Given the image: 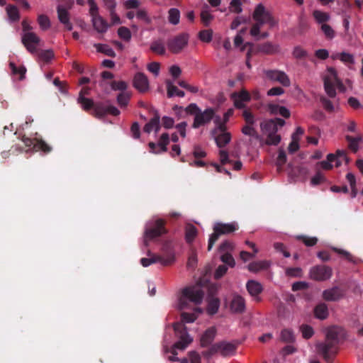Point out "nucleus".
Returning a JSON list of instances; mask_svg holds the SVG:
<instances>
[{
	"label": "nucleus",
	"mask_w": 363,
	"mask_h": 363,
	"mask_svg": "<svg viewBox=\"0 0 363 363\" xmlns=\"http://www.w3.org/2000/svg\"><path fill=\"white\" fill-rule=\"evenodd\" d=\"M344 296V291L338 286H334L331 289H326L323 292V297L328 301H336Z\"/></svg>",
	"instance_id": "nucleus-18"
},
{
	"label": "nucleus",
	"mask_w": 363,
	"mask_h": 363,
	"mask_svg": "<svg viewBox=\"0 0 363 363\" xmlns=\"http://www.w3.org/2000/svg\"><path fill=\"white\" fill-rule=\"evenodd\" d=\"M335 87H337L342 91L345 90L343 84L337 78L335 71L333 70L330 76L324 78V89L329 97L334 98L336 96Z\"/></svg>",
	"instance_id": "nucleus-9"
},
{
	"label": "nucleus",
	"mask_w": 363,
	"mask_h": 363,
	"mask_svg": "<svg viewBox=\"0 0 363 363\" xmlns=\"http://www.w3.org/2000/svg\"><path fill=\"white\" fill-rule=\"evenodd\" d=\"M218 352L223 357L230 356L235 353L236 345L225 341L216 343Z\"/></svg>",
	"instance_id": "nucleus-21"
},
{
	"label": "nucleus",
	"mask_w": 363,
	"mask_h": 363,
	"mask_svg": "<svg viewBox=\"0 0 363 363\" xmlns=\"http://www.w3.org/2000/svg\"><path fill=\"white\" fill-rule=\"evenodd\" d=\"M314 314L318 319H326L329 314L327 305L324 303L318 304L314 308Z\"/></svg>",
	"instance_id": "nucleus-31"
},
{
	"label": "nucleus",
	"mask_w": 363,
	"mask_h": 363,
	"mask_svg": "<svg viewBox=\"0 0 363 363\" xmlns=\"http://www.w3.org/2000/svg\"><path fill=\"white\" fill-rule=\"evenodd\" d=\"M269 267V263L267 261H256L249 264L248 269L252 272H258L267 269Z\"/></svg>",
	"instance_id": "nucleus-33"
},
{
	"label": "nucleus",
	"mask_w": 363,
	"mask_h": 363,
	"mask_svg": "<svg viewBox=\"0 0 363 363\" xmlns=\"http://www.w3.org/2000/svg\"><path fill=\"white\" fill-rule=\"evenodd\" d=\"M130 99V95L127 92H121L117 96V102L118 105L123 108L125 107Z\"/></svg>",
	"instance_id": "nucleus-53"
},
{
	"label": "nucleus",
	"mask_w": 363,
	"mask_h": 363,
	"mask_svg": "<svg viewBox=\"0 0 363 363\" xmlns=\"http://www.w3.org/2000/svg\"><path fill=\"white\" fill-rule=\"evenodd\" d=\"M313 16L318 23H324L330 20V16L328 13L319 10H315L313 12Z\"/></svg>",
	"instance_id": "nucleus-43"
},
{
	"label": "nucleus",
	"mask_w": 363,
	"mask_h": 363,
	"mask_svg": "<svg viewBox=\"0 0 363 363\" xmlns=\"http://www.w3.org/2000/svg\"><path fill=\"white\" fill-rule=\"evenodd\" d=\"M7 14L13 21H17L20 18L19 12L16 6L9 5L6 8Z\"/></svg>",
	"instance_id": "nucleus-48"
},
{
	"label": "nucleus",
	"mask_w": 363,
	"mask_h": 363,
	"mask_svg": "<svg viewBox=\"0 0 363 363\" xmlns=\"http://www.w3.org/2000/svg\"><path fill=\"white\" fill-rule=\"evenodd\" d=\"M214 123H216V127L213 131V134L227 132V122L222 121L220 116H217L215 117Z\"/></svg>",
	"instance_id": "nucleus-42"
},
{
	"label": "nucleus",
	"mask_w": 363,
	"mask_h": 363,
	"mask_svg": "<svg viewBox=\"0 0 363 363\" xmlns=\"http://www.w3.org/2000/svg\"><path fill=\"white\" fill-rule=\"evenodd\" d=\"M213 31L211 30H203L199 33V39L205 43H210L212 40Z\"/></svg>",
	"instance_id": "nucleus-59"
},
{
	"label": "nucleus",
	"mask_w": 363,
	"mask_h": 363,
	"mask_svg": "<svg viewBox=\"0 0 363 363\" xmlns=\"http://www.w3.org/2000/svg\"><path fill=\"white\" fill-rule=\"evenodd\" d=\"M333 275V269L330 267L320 264L311 268L309 276L311 279L318 281H323L329 279Z\"/></svg>",
	"instance_id": "nucleus-10"
},
{
	"label": "nucleus",
	"mask_w": 363,
	"mask_h": 363,
	"mask_svg": "<svg viewBox=\"0 0 363 363\" xmlns=\"http://www.w3.org/2000/svg\"><path fill=\"white\" fill-rule=\"evenodd\" d=\"M36 54L45 62H49L54 57V52L52 50H38Z\"/></svg>",
	"instance_id": "nucleus-47"
},
{
	"label": "nucleus",
	"mask_w": 363,
	"mask_h": 363,
	"mask_svg": "<svg viewBox=\"0 0 363 363\" xmlns=\"http://www.w3.org/2000/svg\"><path fill=\"white\" fill-rule=\"evenodd\" d=\"M321 30L328 39H333L335 37V31L328 24L323 23L321 26Z\"/></svg>",
	"instance_id": "nucleus-64"
},
{
	"label": "nucleus",
	"mask_w": 363,
	"mask_h": 363,
	"mask_svg": "<svg viewBox=\"0 0 363 363\" xmlns=\"http://www.w3.org/2000/svg\"><path fill=\"white\" fill-rule=\"evenodd\" d=\"M233 250L234 244L230 240H225L219 245L218 252L219 253H231Z\"/></svg>",
	"instance_id": "nucleus-46"
},
{
	"label": "nucleus",
	"mask_w": 363,
	"mask_h": 363,
	"mask_svg": "<svg viewBox=\"0 0 363 363\" xmlns=\"http://www.w3.org/2000/svg\"><path fill=\"white\" fill-rule=\"evenodd\" d=\"M38 22L42 30H48L50 26V21L49 18L44 14H40L38 16Z\"/></svg>",
	"instance_id": "nucleus-54"
},
{
	"label": "nucleus",
	"mask_w": 363,
	"mask_h": 363,
	"mask_svg": "<svg viewBox=\"0 0 363 363\" xmlns=\"http://www.w3.org/2000/svg\"><path fill=\"white\" fill-rule=\"evenodd\" d=\"M298 238L301 240L306 246L312 247L317 244L318 238L315 237H308L306 235L298 236Z\"/></svg>",
	"instance_id": "nucleus-63"
},
{
	"label": "nucleus",
	"mask_w": 363,
	"mask_h": 363,
	"mask_svg": "<svg viewBox=\"0 0 363 363\" xmlns=\"http://www.w3.org/2000/svg\"><path fill=\"white\" fill-rule=\"evenodd\" d=\"M239 228L238 224L236 222H231L228 223H223L217 222L214 224L213 230V233L210 235L208 244V251H211L215 242L219 239L221 235H226L233 233Z\"/></svg>",
	"instance_id": "nucleus-4"
},
{
	"label": "nucleus",
	"mask_w": 363,
	"mask_h": 363,
	"mask_svg": "<svg viewBox=\"0 0 363 363\" xmlns=\"http://www.w3.org/2000/svg\"><path fill=\"white\" fill-rule=\"evenodd\" d=\"M91 20L93 26L98 33H104L106 32L108 24L101 16L94 17Z\"/></svg>",
	"instance_id": "nucleus-27"
},
{
	"label": "nucleus",
	"mask_w": 363,
	"mask_h": 363,
	"mask_svg": "<svg viewBox=\"0 0 363 363\" xmlns=\"http://www.w3.org/2000/svg\"><path fill=\"white\" fill-rule=\"evenodd\" d=\"M326 181L324 174L319 170L316 172L314 177L311 178V183L313 186L319 185Z\"/></svg>",
	"instance_id": "nucleus-61"
},
{
	"label": "nucleus",
	"mask_w": 363,
	"mask_h": 363,
	"mask_svg": "<svg viewBox=\"0 0 363 363\" xmlns=\"http://www.w3.org/2000/svg\"><path fill=\"white\" fill-rule=\"evenodd\" d=\"M94 47L96 48V50L99 52L104 53V55L108 57H116L115 51L108 45L98 43L95 44Z\"/></svg>",
	"instance_id": "nucleus-38"
},
{
	"label": "nucleus",
	"mask_w": 363,
	"mask_h": 363,
	"mask_svg": "<svg viewBox=\"0 0 363 363\" xmlns=\"http://www.w3.org/2000/svg\"><path fill=\"white\" fill-rule=\"evenodd\" d=\"M336 157L334 154H329L327 156V160H323L317 163V167L325 170H330L333 168L332 162H335Z\"/></svg>",
	"instance_id": "nucleus-39"
},
{
	"label": "nucleus",
	"mask_w": 363,
	"mask_h": 363,
	"mask_svg": "<svg viewBox=\"0 0 363 363\" xmlns=\"http://www.w3.org/2000/svg\"><path fill=\"white\" fill-rule=\"evenodd\" d=\"M174 259V254L172 252H169L164 256L153 255L150 258H142L140 259V263L145 267L157 262H160L163 266H168L173 264Z\"/></svg>",
	"instance_id": "nucleus-11"
},
{
	"label": "nucleus",
	"mask_w": 363,
	"mask_h": 363,
	"mask_svg": "<svg viewBox=\"0 0 363 363\" xmlns=\"http://www.w3.org/2000/svg\"><path fill=\"white\" fill-rule=\"evenodd\" d=\"M300 329L302 333V336L305 339L311 338L314 333L313 328L308 325H302Z\"/></svg>",
	"instance_id": "nucleus-62"
},
{
	"label": "nucleus",
	"mask_w": 363,
	"mask_h": 363,
	"mask_svg": "<svg viewBox=\"0 0 363 363\" xmlns=\"http://www.w3.org/2000/svg\"><path fill=\"white\" fill-rule=\"evenodd\" d=\"M111 87L114 91H121L124 92L128 88V84L124 81H113L111 83Z\"/></svg>",
	"instance_id": "nucleus-56"
},
{
	"label": "nucleus",
	"mask_w": 363,
	"mask_h": 363,
	"mask_svg": "<svg viewBox=\"0 0 363 363\" xmlns=\"http://www.w3.org/2000/svg\"><path fill=\"white\" fill-rule=\"evenodd\" d=\"M180 12L177 9L172 8L168 11V21L172 25H177L179 23Z\"/></svg>",
	"instance_id": "nucleus-41"
},
{
	"label": "nucleus",
	"mask_w": 363,
	"mask_h": 363,
	"mask_svg": "<svg viewBox=\"0 0 363 363\" xmlns=\"http://www.w3.org/2000/svg\"><path fill=\"white\" fill-rule=\"evenodd\" d=\"M220 259L225 265H228L230 267H234L235 265V261L231 253H220Z\"/></svg>",
	"instance_id": "nucleus-50"
},
{
	"label": "nucleus",
	"mask_w": 363,
	"mask_h": 363,
	"mask_svg": "<svg viewBox=\"0 0 363 363\" xmlns=\"http://www.w3.org/2000/svg\"><path fill=\"white\" fill-rule=\"evenodd\" d=\"M197 235V229L192 225L189 224L185 229V239L187 243H191Z\"/></svg>",
	"instance_id": "nucleus-35"
},
{
	"label": "nucleus",
	"mask_w": 363,
	"mask_h": 363,
	"mask_svg": "<svg viewBox=\"0 0 363 363\" xmlns=\"http://www.w3.org/2000/svg\"><path fill=\"white\" fill-rule=\"evenodd\" d=\"M22 142L24 144L26 152L33 150L36 152L41 151L45 154L50 153L52 148L48 145L45 140L41 138L31 139L23 136L22 138Z\"/></svg>",
	"instance_id": "nucleus-8"
},
{
	"label": "nucleus",
	"mask_w": 363,
	"mask_h": 363,
	"mask_svg": "<svg viewBox=\"0 0 363 363\" xmlns=\"http://www.w3.org/2000/svg\"><path fill=\"white\" fill-rule=\"evenodd\" d=\"M245 309V299L239 296H235L230 303V310L233 313H242Z\"/></svg>",
	"instance_id": "nucleus-23"
},
{
	"label": "nucleus",
	"mask_w": 363,
	"mask_h": 363,
	"mask_svg": "<svg viewBox=\"0 0 363 363\" xmlns=\"http://www.w3.org/2000/svg\"><path fill=\"white\" fill-rule=\"evenodd\" d=\"M40 41V38L33 32H27L23 33L21 38L23 45L31 54L37 53V47L39 45Z\"/></svg>",
	"instance_id": "nucleus-12"
},
{
	"label": "nucleus",
	"mask_w": 363,
	"mask_h": 363,
	"mask_svg": "<svg viewBox=\"0 0 363 363\" xmlns=\"http://www.w3.org/2000/svg\"><path fill=\"white\" fill-rule=\"evenodd\" d=\"M260 128L262 131L265 134L277 133L278 131V128H276V124L273 119H269L262 122L260 123Z\"/></svg>",
	"instance_id": "nucleus-32"
},
{
	"label": "nucleus",
	"mask_w": 363,
	"mask_h": 363,
	"mask_svg": "<svg viewBox=\"0 0 363 363\" xmlns=\"http://www.w3.org/2000/svg\"><path fill=\"white\" fill-rule=\"evenodd\" d=\"M252 18L255 21V23L253 25L258 26L259 29H261V27L265 23H268L270 27H274L277 25V21L272 13L266 10L265 7L262 4H259L255 7Z\"/></svg>",
	"instance_id": "nucleus-6"
},
{
	"label": "nucleus",
	"mask_w": 363,
	"mask_h": 363,
	"mask_svg": "<svg viewBox=\"0 0 363 363\" xmlns=\"http://www.w3.org/2000/svg\"><path fill=\"white\" fill-rule=\"evenodd\" d=\"M332 250L335 252H336L338 255L345 257L347 261L352 262V263L357 262V259L355 257H354L349 252L342 250V249H339L337 247H332Z\"/></svg>",
	"instance_id": "nucleus-51"
},
{
	"label": "nucleus",
	"mask_w": 363,
	"mask_h": 363,
	"mask_svg": "<svg viewBox=\"0 0 363 363\" xmlns=\"http://www.w3.org/2000/svg\"><path fill=\"white\" fill-rule=\"evenodd\" d=\"M57 12L60 22L65 26L67 30H72L73 26L70 22V15L69 11L62 6H58Z\"/></svg>",
	"instance_id": "nucleus-19"
},
{
	"label": "nucleus",
	"mask_w": 363,
	"mask_h": 363,
	"mask_svg": "<svg viewBox=\"0 0 363 363\" xmlns=\"http://www.w3.org/2000/svg\"><path fill=\"white\" fill-rule=\"evenodd\" d=\"M286 162V154L283 149L279 150V155L277 158L276 165L277 166V169L281 170L283 165Z\"/></svg>",
	"instance_id": "nucleus-55"
},
{
	"label": "nucleus",
	"mask_w": 363,
	"mask_h": 363,
	"mask_svg": "<svg viewBox=\"0 0 363 363\" xmlns=\"http://www.w3.org/2000/svg\"><path fill=\"white\" fill-rule=\"evenodd\" d=\"M254 124H245L242 128V133L245 135L251 137L250 141L252 142L253 140L257 141H261V137L257 132V130L253 128Z\"/></svg>",
	"instance_id": "nucleus-30"
},
{
	"label": "nucleus",
	"mask_w": 363,
	"mask_h": 363,
	"mask_svg": "<svg viewBox=\"0 0 363 363\" xmlns=\"http://www.w3.org/2000/svg\"><path fill=\"white\" fill-rule=\"evenodd\" d=\"M78 103L80 104L82 108L86 111L93 108L92 114L94 116V107L96 104H94L92 99L86 98L84 96H79Z\"/></svg>",
	"instance_id": "nucleus-36"
},
{
	"label": "nucleus",
	"mask_w": 363,
	"mask_h": 363,
	"mask_svg": "<svg viewBox=\"0 0 363 363\" xmlns=\"http://www.w3.org/2000/svg\"><path fill=\"white\" fill-rule=\"evenodd\" d=\"M201 16V21L203 25L206 27L209 26L211 21L214 18V16L211 15L208 11L207 10H202L200 14Z\"/></svg>",
	"instance_id": "nucleus-49"
},
{
	"label": "nucleus",
	"mask_w": 363,
	"mask_h": 363,
	"mask_svg": "<svg viewBox=\"0 0 363 363\" xmlns=\"http://www.w3.org/2000/svg\"><path fill=\"white\" fill-rule=\"evenodd\" d=\"M214 135L215 142L220 148L224 147L231 140V134L229 132L219 133Z\"/></svg>",
	"instance_id": "nucleus-29"
},
{
	"label": "nucleus",
	"mask_w": 363,
	"mask_h": 363,
	"mask_svg": "<svg viewBox=\"0 0 363 363\" xmlns=\"http://www.w3.org/2000/svg\"><path fill=\"white\" fill-rule=\"evenodd\" d=\"M268 111L271 114L280 115L285 118H289L291 116L290 111L287 108L276 104H269Z\"/></svg>",
	"instance_id": "nucleus-24"
},
{
	"label": "nucleus",
	"mask_w": 363,
	"mask_h": 363,
	"mask_svg": "<svg viewBox=\"0 0 363 363\" xmlns=\"http://www.w3.org/2000/svg\"><path fill=\"white\" fill-rule=\"evenodd\" d=\"M230 97L233 100L235 107L239 109L244 108L245 102L250 101L251 99L249 92L245 89L240 92H233Z\"/></svg>",
	"instance_id": "nucleus-17"
},
{
	"label": "nucleus",
	"mask_w": 363,
	"mask_h": 363,
	"mask_svg": "<svg viewBox=\"0 0 363 363\" xmlns=\"http://www.w3.org/2000/svg\"><path fill=\"white\" fill-rule=\"evenodd\" d=\"M246 288L249 294L253 296L256 301H259L260 300L258 296L263 291V287L259 282L255 280H249L246 284Z\"/></svg>",
	"instance_id": "nucleus-22"
},
{
	"label": "nucleus",
	"mask_w": 363,
	"mask_h": 363,
	"mask_svg": "<svg viewBox=\"0 0 363 363\" xmlns=\"http://www.w3.org/2000/svg\"><path fill=\"white\" fill-rule=\"evenodd\" d=\"M345 139L348 143L349 149L353 152H357L359 150V143L362 140L361 137H352L350 135H346Z\"/></svg>",
	"instance_id": "nucleus-37"
},
{
	"label": "nucleus",
	"mask_w": 363,
	"mask_h": 363,
	"mask_svg": "<svg viewBox=\"0 0 363 363\" xmlns=\"http://www.w3.org/2000/svg\"><path fill=\"white\" fill-rule=\"evenodd\" d=\"M203 295V291L198 286L185 287L182 289V295L179 297V308L184 309L188 304V301L195 304L201 303Z\"/></svg>",
	"instance_id": "nucleus-5"
},
{
	"label": "nucleus",
	"mask_w": 363,
	"mask_h": 363,
	"mask_svg": "<svg viewBox=\"0 0 363 363\" xmlns=\"http://www.w3.org/2000/svg\"><path fill=\"white\" fill-rule=\"evenodd\" d=\"M173 327L179 340L174 344L173 349L171 351L172 356L169 357V360L177 362L179 358L176 357L177 354L176 349L184 350L192 342V339L188 334L186 326L182 323H174Z\"/></svg>",
	"instance_id": "nucleus-2"
},
{
	"label": "nucleus",
	"mask_w": 363,
	"mask_h": 363,
	"mask_svg": "<svg viewBox=\"0 0 363 363\" xmlns=\"http://www.w3.org/2000/svg\"><path fill=\"white\" fill-rule=\"evenodd\" d=\"M281 141V136L277 133L267 134L266 144L269 145H277Z\"/></svg>",
	"instance_id": "nucleus-52"
},
{
	"label": "nucleus",
	"mask_w": 363,
	"mask_h": 363,
	"mask_svg": "<svg viewBox=\"0 0 363 363\" xmlns=\"http://www.w3.org/2000/svg\"><path fill=\"white\" fill-rule=\"evenodd\" d=\"M133 86L140 92L145 93L149 90V80L143 72L135 74L133 80Z\"/></svg>",
	"instance_id": "nucleus-16"
},
{
	"label": "nucleus",
	"mask_w": 363,
	"mask_h": 363,
	"mask_svg": "<svg viewBox=\"0 0 363 363\" xmlns=\"http://www.w3.org/2000/svg\"><path fill=\"white\" fill-rule=\"evenodd\" d=\"M118 35L121 39L125 41H129L131 38V33L126 27H120L118 29Z\"/></svg>",
	"instance_id": "nucleus-60"
},
{
	"label": "nucleus",
	"mask_w": 363,
	"mask_h": 363,
	"mask_svg": "<svg viewBox=\"0 0 363 363\" xmlns=\"http://www.w3.org/2000/svg\"><path fill=\"white\" fill-rule=\"evenodd\" d=\"M345 337V330L341 327L332 326L327 330L324 342H317L315 348L317 352L323 359L331 362L338 352V345Z\"/></svg>",
	"instance_id": "nucleus-1"
},
{
	"label": "nucleus",
	"mask_w": 363,
	"mask_h": 363,
	"mask_svg": "<svg viewBox=\"0 0 363 363\" xmlns=\"http://www.w3.org/2000/svg\"><path fill=\"white\" fill-rule=\"evenodd\" d=\"M150 49L155 54L160 55H164L166 52L164 43L162 40H157L153 41L150 45Z\"/></svg>",
	"instance_id": "nucleus-34"
},
{
	"label": "nucleus",
	"mask_w": 363,
	"mask_h": 363,
	"mask_svg": "<svg viewBox=\"0 0 363 363\" xmlns=\"http://www.w3.org/2000/svg\"><path fill=\"white\" fill-rule=\"evenodd\" d=\"M207 312L210 315L216 314L220 307V300L212 294L209 295L207 298Z\"/></svg>",
	"instance_id": "nucleus-28"
},
{
	"label": "nucleus",
	"mask_w": 363,
	"mask_h": 363,
	"mask_svg": "<svg viewBox=\"0 0 363 363\" xmlns=\"http://www.w3.org/2000/svg\"><path fill=\"white\" fill-rule=\"evenodd\" d=\"M281 340L284 342L291 343L295 340V335L291 330L283 329L281 332Z\"/></svg>",
	"instance_id": "nucleus-44"
},
{
	"label": "nucleus",
	"mask_w": 363,
	"mask_h": 363,
	"mask_svg": "<svg viewBox=\"0 0 363 363\" xmlns=\"http://www.w3.org/2000/svg\"><path fill=\"white\" fill-rule=\"evenodd\" d=\"M335 155L336 157V160L335 161L336 162V164H335L336 167L340 166V164H341L340 160H344V161H345L346 163H348L349 159L347 156V153H346L345 150H337L336 155Z\"/></svg>",
	"instance_id": "nucleus-58"
},
{
	"label": "nucleus",
	"mask_w": 363,
	"mask_h": 363,
	"mask_svg": "<svg viewBox=\"0 0 363 363\" xmlns=\"http://www.w3.org/2000/svg\"><path fill=\"white\" fill-rule=\"evenodd\" d=\"M11 72L14 75H19V79L23 80L25 78L26 68L24 66L17 67L15 63L11 62L9 63Z\"/></svg>",
	"instance_id": "nucleus-40"
},
{
	"label": "nucleus",
	"mask_w": 363,
	"mask_h": 363,
	"mask_svg": "<svg viewBox=\"0 0 363 363\" xmlns=\"http://www.w3.org/2000/svg\"><path fill=\"white\" fill-rule=\"evenodd\" d=\"M118 116L120 111L114 106H106L103 104H96L94 107V116L96 118H103L106 115Z\"/></svg>",
	"instance_id": "nucleus-15"
},
{
	"label": "nucleus",
	"mask_w": 363,
	"mask_h": 363,
	"mask_svg": "<svg viewBox=\"0 0 363 363\" xmlns=\"http://www.w3.org/2000/svg\"><path fill=\"white\" fill-rule=\"evenodd\" d=\"M257 51L262 52L265 55H274L280 51L279 45L274 44L271 42H266L262 44L257 45Z\"/></svg>",
	"instance_id": "nucleus-20"
},
{
	"label": "nucleus",
	"mask_w": 363,
	"mask_h": 363,
	"mask_svg": "<svg viewBox=\"0 0 363 363\" xmlns=\"http://www.w3.org/2000/svg\"><path fill=\"white\" fill-rule=\"evenodd\" d=\"M160 115L156 112L154 117L145 125L143 131L146 133H150L154 130L155 133H157L160 129Z\"/></svg>",
	"instance_id": "nucleus-25"
},
{
	"label": "nucleus",
	"mask_w": 363,
	"mask_h": 363,
	"mask_svg": "<svg viewBox=\"0 0 363 363\" xmlns=\"http://www.w3.org/2000/svg\"><path fill=\"white\" fill-rule=\"evenodd\" d=\"M189 40V35L187 33H181L169 38L167 41V46L172 54H179L188 45Z\"/></svg>",
	"instance_id": "nucleus-7"
},
{
	"label": "nucleus",
	"mask_w": 363,
	"mask_h": 363,
	"mask_svg": "<svg viewBox=\"0 0 363 363\" xmlns=\"http://www.w3.org/2000/svg\"><path fill=\"white\" fill-rule=\"evenodd\" d=\"M165 224L164 220L158 218L146 225L143 235V243L145 247L148 246L150 241L167 233L168 230Z\"/></svg>",
	"instance_id": "nucleus-3"
},
{
	"label": "nucleus",
	"mask_w": 363,
	"mask_h": 363,
	"mask_svg": "<svg viewBox=\"0 0 363 363\" xmlns=\"http://www.w3.org/2000/svg\"><path fill=\"white\" fill-rule=\"evenodd\" d=\"M216 333V328L214 327L209 328L202 335L201 337V345L203 347L210 345L214 340Z\"/></svg>",
	"instance_id": "nucleus-26"
},
{
	"label": "nucleus",
	"mask_w": 363,
	"mask_h": 363,
	"mask_svg": "<svg viewBox=\"0 0 363 363\" xmlns=\"http://www.w3.org/2000/svg\"><path fill=\"white\" fill-rule=\"evenodd\" d=\"M286 275L291 277H301L302 269L300 267H289L286 269Z\"/></svg>",
	"instance_id": "nucleus-57"
},
{
	"label": "nucleus",
	"mask_w": 363,
	"mask_h": 363,
	"mask_svg": "<svg viewBox=\"0 0 363 363\" xmlns=\"http://www.w3.org/2000/svg\"><path fill=\"white\" fill-rule=\"evenodd\" d=\"M169 134L167 133L162 134V135L160 136V140L158 142V144H157V145L160 147V150H159L160 152H164L167 151V146L169 144Z\"/></svg>",
	"instance_id": "nucleus-45"
},
{
	"label": "nucleus",
	"mask_w": 363,
	"mask_h": 363,
	"mask_svg": "<svg viewBox=\"0 0 363 363\" xmlns=\"http://www.w3.org/2000/svg\"><path fill=\"white\" fill-rule=\"evenodd\" d=\"M266 77L273 82H277L284 86H290V79L286 74L282 71L277 69H269L264 71Z\"/></svg>",
	"instance_id": "nucleus-14"
},
{
	"label": "nucleus",
	"mask_w": 363,
	"mask_h": 363,
	"mask_svg": "<svg viewBox=\"0 0 363 363\" xmlns=\"http://www.w3.org/2000/svg\"><path fill=\"white\" fill-rule=\"evenodd\" d=\"M215 117V111L212 108L205 109L203 111H200L198 114L194 116L192 127L198 128L211 122Z\"/></svg>",
	"instance_id": "nucleus-13"
}]
</instances>
